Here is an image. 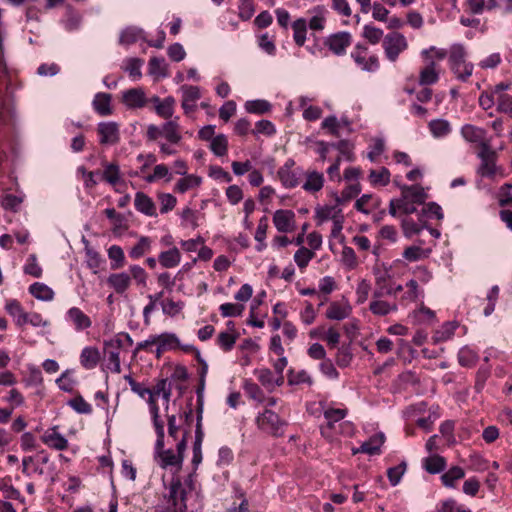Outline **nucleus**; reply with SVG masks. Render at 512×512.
<instances>
[{"label":"nucleus","mask_w":512,"mask_h":512,"mask_svg":"<svg viewBox=\"0 0 512 512\" xmlns=\"http://www.w3.org/2000/svg\"><path fill=\"white\" fill-rule=\"evenodd\" d=\"M125 342L128 346H131L133 343L128 333L118 334L113 339L105 342L107 366L112 372L117 374L121 372L120 349L124 346Z\"/></svg>","instance_id":"f257e3e1"},{"label":"nucleus","mask_w":512,"mask_h":512,"mask_svg":"<svg viewBox=\"0 0 512 512\" xmlns=\"http://www.w3.org/2000/svg\"><path fill=\"white\" fill-rule=\"evenodd\" d=\"M351 58L363 71L374 72L379 68L378 56L370 54L366 44L357 43L351 52Z\"/></svg>","instance_id":"f03ea898"},{"label":"nucleus","mask_w":512,"mask_h":512,"mask_svg":"<svg viewBox=\"0 0 512 512\" xmlns=\"http://www.w3.org/2000/svg\"><path fill=\"white\" fill-rule=\"evenodd\" d=\"M481 163L477 169V173L482 177H493L496 174L497 152L492 148L491 144H483L477 153Z\"/></svg>","instance_id":"7ed1b4c3"},{"label":"nucleus","mask_w":512,"mask_h":512,"mask_svg":"<svg viewBox=\"0 0 512 512\" xmlns=\"http://www.w3.org/2000/svg\"><path fill=\"white\" fill-rule=\"evenodd\" d=\"M382 46L387 59L391 62H395L399 55L407 49L408 43L403 34L392 32L384 37Z\"/></svg>","instance_id":"20e7f679"},{"label":"nucleus","mask_w":512,"mask_h":512,"mask_svg":"<svg viewBox=\"0 0 512 512\" xmlns=\"http://www.w3.org/2000/svg\"><path fill=\"white\" fill-rule=\"evenodd\" d=\"M194 482L192 477H188L184 483H181L179 480H175L171 482L170 485V498L173 501V504L177 506L180 504L179 510L180 512H184L187 510V494L194 487Z\"/></svg>","instance_id":"39448f33"},{"label":"nucleus","mask_w":512,"mask_h":512,"mask_svg":"<svg viewBox=\"0 0 512 512\" xmlns=\"http://www.w3.org/2000/svg\"><path fill=\"white\" fill-rule=\"evenodd\" d=\"M323 44L336 56L346 54L347 48L352 44V35L347 31H340L327 36Z\"/></svg>","instance_id":"423d86ee"},{"label":"nucleus","mask_w":512,"mask_h":512,"mask_svg":"<svg viewBox=\"0 0 512 512\" xmlns=\"http://www.w3.org/2000/svg\"><path fill=\"white\" fill-rule=\"evenodd\" d=\"M154 459L162 469L169 467L180 468L183 462V456L177 455L172 449H164V440H162L161 447L155 443Z\"/></svg>","instance_id":"0eeeda50"},{"label":"nucleus","mask_w":512,"mask_h":512,"mask_svg":"<svg viewBox=\"0 0 512 512\" xmlns=\"http://www.w3.org/2000/svg\"><path fill=\"white\" fill-rule=\"evenodd\" d=\"M284 425L285 423L280 420L279 416L269 409H265L258 416V427L274 436L283 434Z\"/></svg>","instance_id":"6e6552de"},{"label":"nucleus","mask_w":512,"mask_h":512,"mask_svg":"<svg viewBox=\"0 0 512 512\" xmlns=\"http://www.w3.org/2000/svg\"><path fill=\"white\" fill-rule=\"evenodd\" d=\"M99 142L102 145H115L120 140L119 125L113 121L100 122L97 126Z\"/></svg>","instance_id":"1a4fd4ad"},{"label":"nucleus","mask_w":512,"mask_h":512,"mask_svg":"<svg viewBox=\"0 0 512 512\" xmlns=\"http://www.w3.org/2000/svg\"><path fill=\"white\" fill-rule=\"evenodd\" d=\"M121 101L129 109H139L145 107L149 100L144 90L137 87L123 91Z\"/></svg>","instance_id":"9d476101"},{"label":"nucleus","mask_w":512,"mask_h":512,"mask_svg":"<svg viewBox=\"0 0 512 512\" xmlns=\"http://www.w3.org/2000/svg\"><path fill=\"white\" fill-rule=\"evenodd\" d=\"M294 165V160L288 159L278 171L281 182L287 188H294L301 183V171L299 169H292Z\"/></svg>","instance_id":"9b49d317"},{"label":"nucleus","mask_w":512,"mask_h":512,"mask_svg":"<svg viewBox=\"0 0 512 512\" xmlns=\"http://www.w3.org/2000/svg\"><path fill=\"white\" fill-rule=\"evenodd\" d=\"M41 441L49 448L62 451L67 449L68 440L58 432V427L54 426L44 431Z\"/></svg>","instance_id":"f8f14e48"},{"label":"nucleus","mask_w":512,"mask_h":512,"mask_svg":"<svg viewBox=\"0 0 512 512\" xmlns=\"http://www.w3.org/2000/svg\"><path fill=\"white\" fill-rule=\"evenodd\" d=\"M352 313V307L347 300L331 302L326 310L325 316L329 320L341 321L348 318Z\"/></svg>","instance_id":"ddd939ff"},{"label":"nucleus","mask_w":512,"mask_h":512,"mask_svg":"<svg viewBox=\"0 0 512 512\" xmlns=\"http://www.w3.org/2000/svg\"><path fill=\"white\" fill-rule=\"evenodd\" d=\"M486 130L471 124H465L461 128V135L470 143H477L481 148L483 144H490L486 139Z\"/></svg>","instance_id":"4468645a"},{"label":"nucleus","mask_w":512,"mask_h":512,"mask_svg":"<svg viewBox=\"0 0 512 512\" xmlns=\"http://www.w3.org/2000/svg\"><path fill=\"white\" fill-rule=\"evenodd\" d=\"M385 441V437L383 433H378L369 438V440L363 442L359 448L353 449V454L365 453L368 455H378L380 454L381 446Z\"/></svg>","instance_id":"2eb2a0df"},{"label":"nucleus","mask_w":512,"mask_h":512,"mask_svg":"<svg viewBox=\"0 0 512 512\" xmlns=\"http://www.w3.org/2000/svg\"><path fill=\"white\" fill-rule=\"evenodd\" d=\"M66 318L73 324L76 331H83L92 325L91 319L78 307L70 308L66 313Z\"/></svg>","instance_id":"dca6fc26"},{"label":"nucleus","mask_w":512,"mask_h":512,"mask_svg":"<svg viewBox=\"0 0 512 512\" xmlns=\"http://www.w3.org/2000/svg\"><path fill=\"white\" fill-rule=\"evenodd\" d=\"M134 205L138 212L149 216L156 217L157 209L154 201L147 194L143 192H137L135 194Z\"/></svg>","instance_id":"f3484780"},{"label":"nucleus","mask_w":512,"mask_h":512,"mask_svg":"<svg viewBox=\"0 0 512 512\" xmlns=\"http://www.w3.org/2000/svg\"><path fill=\"white\" fill-rule=\"evenodd\" d=\"M295 214L291 210H277L273 216V222L280 232H290L294 227Z\"/></svg>","instance_id":"a211bd4d"},{"label":"nucleus","mask_w":512,"mask_h":512,"mask_svg":"<svg viewBox=\"0 0 512 512\" xmlns=\"http://www.w3.org/2000/svg\"><path fill=\"white\" fill-rule=\"evenodd\" d=\"M107 284L116 293L123 294L131 285V277L127 272L113 273L107 278Z\"/></svg>","instance_id":"6ab92c4d"},{"label":"nucleus","mask_w":512,"mask_h":512,"mask_svg":"<svg viewBox=\"0 0 512 512\" xmlns=\"http://www.w3.org/2000/svg\"><path fill=\"white\" fill-rule=\"evenodd\" d=\"M157 339V354L160 355L163 351L175 350L180 347V340L174 333H162L156 335Z\"/></svg>","instance_id":"aec40b11"},{"label":"nucleus","mask_w":512,"mask_h":512,"mask_svg":"<svg viewBox=\"0 0 512 512\" xmlns=\"http://www.w3.org/2000/svg\"><path fill=\"white\" fill-rule=\"evenodd\" d=\"M177 119L167 121L161 126L162 136L171 144H178L182 139Z\"/></svg>","instance_id":"412c9836"},{"label":"nucleus","mask_w":512,"mask_h":512,"mask_svg":"<svg viewBox=\"0 0 512 512\" xmlns=\"http://www.w3.org/2000/svg\"><path fill=\"white\" fill-rule=\"evenodd\" d=\"M94 110L100 116H109L113 113L111 107V95L104 92H99L95 95L92 102Z\"/></svg>","instance_id":"4be33fe9"},{"label":"nucleus","mask_w":512,"mask_h":512,"mask_svg":"<svg viewBox=\"0 0 512 512\" xmlns=\"http://www.w3.org/2000/svg\"><path fill=\"white\" fill-rule=\"evenodd\" d=\"M158 261L163 268H174L181 262V253L177 247H172L169 250L162 251L158 255Z\"/></svg>","instance_id":"5701e85b"},{"label":"nucleus","mask_w":512,"mask_h":512,"mask_svg":"<svg viewBox=\"0 0 512 512\" xmlns=\"http://www.w3.org/2000/svg\"><path fill=\"white\" fill-rule=\"evenodd\" d=\"M466 51L462 44H454L450 48L449 64L452 72L459 71V65L470 64L466 62Z\"/></svg>","instance_id":"b1692460"},{"label":"nucleus","mask_w":512,"mask_h":512,"mask_svg":"<svg viewBox=\"0 0 512 512\" xmlns=\"http://www.w3.org/2000/svg\"><path fill=\"white\" fill-rule=\"evenodd\" d=\"M148 73L155 80L166 78L168 76V65L162 57H152L148 63Z\"/></svg>","instance_id":"393cba45"},{"label":"nucleus","mask_w":512,"mask_h":512,"mask_svg":"<svg viewBox=\"0 0 512 512\" xmlns=\"http://www.w3.org/2000/svg\"><path fill=\"white\" fill-rule=\"evenodd\" d=\"M100 361V352L96 347H85L80 354V363L85 369H94Z\"/></svg>","instance_id":"a878e982"},{"label":"nucleus","mask_w":512,"mask_h":512,"mask_svg":"<svg viewBox=\"0 0 512 512\" xmlns=\"http://www.w3.org/2000/svg\"><path fill=\"white\" fill-rule=\"evenodd\" d=\"M6 312L13 317L14 322L17 326L22 327L25 325V311L21 306L20 302L16 299H9L5 304Z\"/></svg>","instance_id":"bb28decb"},{"label":"nucleus","mask_w":512,"mask_h":512,"mask_svg":"<svg viewBox=\"0 0 512 512\" xmlns=\"http://www.w3.org/2000/svg\"><path fill=\"white\" fill-rule=\"evenodd\" d=\"M324 185V176L317 171H308L306 173V181L303 183L302 188L310 193L318 192Z\"/></svg>","instance_id":"cd10ccee"},{"label":"nucleus","mask_w":512,"mask_h":512,"mask_svg":"<svg viewBox=\"0 0 512 512\" xmlns=\"http://www.w3.org/2000/svg\"><path fill=\"white\" fill-rule=\"evenodd\" d=\"M258 378L268 391H272L275 387L281 386L284 383L283 375H274L269 369H262L259 372Z\"/></svg>","instance_id":"c85d7f7f"},{"label":"nucleus","mask_w":512,"mask_h":512,"mask_svg":"<svg viewBox=\"0 0 512 512\" xmlns=\"http://www.w3.org/2000/svg\"><path fill=\"white\" fill-rule=\"evenodd\" d=\"M149 411L152 417L153 426L155 428L156 434H157V446L161 447L162 440H164L165 432H164V423L160 419L159 415V406L157 403H151V407H149Z\"/></svg>","instance_id":"c756f323"},{"label":"nucleus","mask_w":512,"mask_h":512,"mask_svg":"<svg viewBox=\"0 0 512 512\" xmlns=\"http://www.w3.org/2000/svg\"><path fill=\"white\" fill-rule=\"evenodd\" d=\"M390 276L387 273H383L376 276L375 280V290L373 292V296L375 298H382L386 295L394 294L393 287L388 284Z\"/></svg>","instance_id":"7c9ffc66"},{"label":"nucleus","mask_w":512,"mask_h":512,"mask_svg":"<svg viewBox=\"0 0 512 512\" xmlns=\"http://www.w3.org/2000/svg\"><path fill=\"white\" fill-rule=\"evenodd\" d=\"M256 358V347L251 340H246L240 347L239 363L242 367L252 364Z\"/></svg>","instance_id":"2f4dec72"},{"label":"nucleus","mask_w":512,"mask_h":512,"mask_svg":"<svg viewBox=\"0 0 512 512\" xmlns=\"http://www.w3.org/2000/svg\"><path fill=\"white\" fill-rule=\"evenodd\" d=\"M143 60L139 58H127L123 61L122 69L128 73L129 77L137 81L142 77L141 67Z\"/></svg>","instance_id":"473e14b6"},{"label":"nucleus","mask_w":512,"mask_h":512,"mask_svg":"<svg viewBox=\"0 0 512 512\" xmlns=\"http://www.w3.org/2000/svg\"><path fill=\"white\" fill-rule=\"evenodd\" d=\"M29 292L32 296L41 301H52L54 298V291L41 282H35L30 285Z\"/></svg>","instance_id":"72a5a7b5"},{"label":"nucleus","mask_w":512,"mask_h":512,"mask_svg":"<svg viewBox=\"0 0 512 512\" xmlns=\"http://www.w3.org/2000/svg\"><path fill=\"white\" fill-rule=\"evenodd\" d=\"M124 379L129 384L131 390L137 394L139 397L146 399L149 407H151V403H157L153 400V395L150 393V389L145 387L143 384L135 381L130 375H125Z\"/></svg>","instance_id":"f704fd0d"},{"label":"nucleus","mask_w":512,"mask_h":512,"mask_svg":"<svg viewBox=\"0 0 512 512\" xmlns=\"http://www.w3.org/2000/svg\"><path fill=\"white\" fill-rule=\"evenodd\" d=\"M439 79V74L436 71V63L431 61L426 67L420 71L419 84L420 85H432Z\"/></svg>","instance_id":"c9c22d12"},{"label":"nucleus","mask_w":512,"mask_h":512,"mask_svg":"<svg viewBox=\"0 0 512 512\" xmlns=\"http://www.w3.org/2000/svg\"><path fill=\"white\" fill-rule=\"evenodd\" d=\"M152 240L147 236H141L138 242L129 250L132 259H139L151 250Z\"/></svg>","instance_id":"e433bc0d"},{"label":"nucleus","mask_w":512,"mask_h":512,"mask_svg":"<svg viewBox=\"0 0 512 512\" xmlns=\"http://www.w3.org/2000/svg\"><path fill=\"white\" fill-rule=\"evenodd\" d=\"M144 31L141 28L130 26L122 30L119 38L120 44L130 45L142 39Z\"/></svg>","instance_id":"4c0bfd02"},{"label":"nucleus","mask_w":512,"mask_h":512,"mask_svg":"<svg viewBox=\"0 0 512 512\" xmlns=\"http://www.w3.org/2000/svg\"><path fill=\"white\" fill-rule=\"evenodd\" d=\"M102 179L112 186L117 185L121 181L120 168L115 163H107L104 165Z\"/></svg>","instance_id":"58836bf2"},{"label":"nucleus","mask_w":512,"mask_h":512,"mask_svg":"<svg viewBox=\"0 0 512 512\" xmlns=\"http://www.w3.org/2000/svg\"><path fill=\"white\" fill-rule=\"evenodd\" d=\"M293 39L297 46L301 47L306 41L307 21L304 18L295 20L292 24Z\"/></svg>","instance_id":"ea45409f"},{"label":"nucleus","mask_w":512,"mask_h":512,"mask_svg":"<svg viewBox=\"0 0 512 512\" xmlns=\"http://www.w3.org/2000/svg\"><path fill=\"white\" fill-rule=\"evenodd\" d=\"M446 467V460L440 455H433L424 460V468L430 474L442 472Z\"/></svg>","instance_id":"a19ab883"},{"label":"nucleus","mask_w":512,"mask_h":512,"mask_svg":"<svg viewBox=\"0 0 512 512\" xmlns=\"http://www.w3.org/2000/svg\"><path fill=\"white\" fill-rule=\"evenodd\" d=\"M201 178L193 174L186 175L185 177L178 180L175 186V191L179 193H185L193 188L200 185Z\"/></svg>","instance_id":"79ce46f5"},{"label":"nucleus","mask_w":512,"mask_h":512,"mask_svg":"<svg viewBox=\"0 0 512 512\" xmlns=\"http://www.w3.org/2000/svg\"><path fill=\"white\" fill-rule=\"evenodd\" d=\"M24 200V195L5 194L0 198V205L4 210L17 212Z\"/></svg>","instance_id":"37998d69"},{"label":"nucleus","mask_w":512,"mask_h":512,"mask_svg":"<svg viewBox=\"0 0 512 512\" xmlns=\"http://www.w3.org/2000/svg\"><path fill=\"white\" fill-rule=\"evenodd\" d=\"M429 129L436 138L444 137L451 132L450 123L444 119L432 120L429 123Z\"/></svg>","instance_id":"c03bdc74"},{"label":"nucleus","mask_w":512,"mask_h":512,"mask_svg":"<svg viewBox=\"0 0 512 512\" xmlns=\"http://www.w3.org/2000/svg\"><path fill=\"white\" fill-rule=\"evenodd\" d=\"M404 198H411L413 203L422 204L425 201L426 193L420 186H404L402 188Z\"/></svg>","instance_id":"a18cd8bd"},{"label":"nucleus","mask_w":512,"mask_h":512,"mask_svg":"<svg viewBox=\"0 0 512 512\" xmlns=\"http://www.w3.org/2000/svg\"><path fill=\"white\" fill-rule=\"evenodd\" d=\"M430 252L431 249H423L420 246L413 245L405 248L403 257L410 262H415L427 258Z\"/></svg>","instance_id":"49530a36"},{"label":"nucleus","mask_w":512,"mask_h":512,"mask_svg":"<svg viewBox=\"0 0 512 512\" xmlns=\"http://www.w3.org/2000/svg\"><path fill=\"white\" fill-rule=\"evenodd\" d=\"M174 105L175 99L169 96L164 98L159 105H155V111L160 117L169 119L174 113Z\"/></svg>","instance_id":"de8ad7c7"},{"label":"nucleus","mask_w":512,"mask_h":512,"mask_svg":"<svg viewBox=\"0 0 512 512\" xmlns=\"http://www.w3.org/2000/svg\"><path fill=\"white\" fill-rule=\"evenodd\" d=\"M465 476L464 470L459 466H453L441 476V480L446 487H454V482Z\"/></svg>","instance_id":"09e8293b"},{"label":"nucleus","mask_w":512,"mask_h":512,"mask_svg":"<svg viewBox=\"0 0 512 512\" xmlns=\"http://www.w3.org/2000/svg\"><path fill=\"white\" fill-rule=\"evenodd\" d=\"M210 149L216 156H224L228 150V140L224 134L215 136L210 141Z\"/></svg>","instance_id":"8fccbe9b"},{"label":"nucleus","mask_w":512,"mask_h":512,"mask_svg":"<svg viewBox=\"0 0 512 512\" xmlns=\"http://www.w3.org/2000/svg\"><path fill=\"white\" fill-rule=\"evenodd\" d=\"M287 380L289 385H299L303 383L311 385L313 382L312 378L305 370L295 371L294 369L288 371Z\"/></svg>","instance_id":"3c124183"},{"label":"nucleus","mask_w":512,"mask_h":512,"mask_svg":"<svg viewBox=\"0 0 512 512\" xmlns=\"http://www.w3.org/2000/svg\"><path fill=\"white\" fill-rule=\"evenodd\" d=\"M108 256L112 260V269H119L124 266L125 255L120 246L112 245L108 249Z\"/></svg>","instance_id":"603ef678"},{"label":"nucleus","mask_w":512,"mask_h":512,"mask_svg":"<svg viewBox=\"0 0 512 512\" xmlns=\"http://www.w3.org/2000/svg\"><path fill=\"white\" fill-rule=\"evenodd\" d=\"M0 491L6 499L19 500L20 492L11 484L10 478H0Z\"/></svg>","instance_id":"864d4df0"},{"label":"nucleus","mask_w":512,"mask_h":512,"mask_svg":"<svg viewBox=\"0 0 512 512\" xmlns=\"http://www.w3.org/2000/svg\"><path fill=\"white\" fill-rule=\"evenodd\" d=\"M369 179L373 185L386 186L390 181V172L387 168L382 167L380 170H371Z\"/></svg>","instance_id":"5fc2aeb1"},{"label":"nucleus","mask_w":512,"mask_h":512,"mask_svg":"<svg viewBox=\"0 0 512 512\" xmlns=\"http://www.w3.org/2000/svg\"><path fill=\"white\" fill-rule=\"evenodd\" d=\"M369 309L370 311L374 314V315H378V316H385L387 315L390 311H394L397 309V306L396 305H390L388 302L386 301H382V300H376V301H372L370 303V306H369Z\"/></svg>","instance_id":"6e6d98bb"},{"label":"nucleus","mask_w":512,"mask_h":512,"mask_svg":"<svg viewBox=\"0 0 512 512\" xmlns=\"http://www.w3.org/2000/svg\"><path fill=\"white\" fill-rule=\"evenodd\" d=\"M360 192L361 186L359 183L350 184L342 191L340 196L336 197V202L337 204H343L345 202H348L351 199L358 196Z\"/></svg>","instance_id":"4d7b16f0"},{"label":"nucleus","mask_w":512,"mask_h":512,"mask_svg":"<svg viewBox=\"0 0 512 512\" xmlns=\"http://www.w3.org/2000/svg\"><path fill=\"white\" fill-rule=\"evenodd\" d=\"M362 36L371 44L375 45L380 42L383 37V30L372 25L363 27Z\"/></svg>","instance_id":"13d9d810"},{"label":"nucleus","mask_w":512,"mask_h":512,"mask_svg":"<svg viewBox=\"0 0 512 512\" xmlns=\"http://www.w3.org/2000/svg\"><path fill=\"white\" fill-rule=\"evenodd\" d=\"M341 215V209L337 206H324L317 208L316 217L321 221H326L328 219H335Z\"/></svg>","instance_id":"bf43d9fd"},{"label":"nucleus","mask_w":512,"mask_h":512,"mask_svg":"<svg viewBox=\"0 0 512 512\" xmlns=\"http://www.w3.org/2000/svg\"><path fill=\"white\" fill-rule=\"evenodd\" d=\"M244 308L242 303H224L219 310L223 317H236L242 314Z\"/></svg>","instance_id":"052dcab7"},{"label":"nucleus","mask_w":512,"mask_h":512,"mask_svg":"<svg viewBox=\"0 0 512 512\" xmlns=\"http://www.w3.org/2000/svg\"><path fill=\"white\" fill-rule=\"evenodd\" d=\"M403 234L405 237L410 238L415 234H419L424 228V225L418 224L410 218H404L401 222Z\"/></svg>","instance_id":"680f3d73"},{"label":"nucleus","mask_w":512,"mask_h":512,"mask_svg":"<svg viewBox=\"0 0 512 512\" xmlns=\"http://www.w3.org/2000/svg\"><path fill=\"white\" fill-rule=\"evenodd\" d=\"M128 274L131 281L134 280L137 285L146 286L148 275L144 268L139 265H131Z\"/></svg>","instance_id":"e2e57ef3"},{"label":"nucleus","mask_w":512,"mask_h":512,"mask_svg":"<svg viewBox=\"0 0 512 512\" xmlns=\"http://www.w3.org/2000/svg\"><path fill=\"white\" fill-rule=\"evenodd\" d=\"M347 414L346 409L330 408L324 412V417L327 420L328 428H334V424L342 420Z\"/></svg>","instance_id":"0e129e2a"},{"label":"nucleus","mask_w":512,"mask_h":512,"mask_svg":"<svg viewBox=\"0 0 512 512\" xmlns=\"http://www.w3.org/2000/svg\"><path fill=\"white\" fill-rule=\"evenodd\" d=\"M161 307L164 314L174 317L183 309L184 303L182 301L176 302L172 299H167L161 303Z\"/></svg>","instance_id":"69168bd1"},{"label":"nucleus","mask_w":512,"mask_h":512,"mask_svg":"<svg viewBox=\"0 0 512 512\" xmlns=\"http://www.w3.org/2000/svg\"><path fill=\"white\" fill-rule=\"evenodd\" d=\"M73 372L70 370L64 371L61 376L56 380L58 387L63 391H72L76 381L73 379Z\"/></svg>","instance_id":"338daca9"},{"label":"nucleus","mask_w":512,"mask_h":512,"mask_svg":"<svg viewBox=\"0 0 512 512\" xmlns=\"http://www.w3.org/2000/svg\"><path fill=\"white\" fill-rule=\"evenodd\" d=\"M4 401L10 405L12 410H14L15 408H18L25 403V398L19 390L13 388L9 390L7 396L4 398Z\"/></svg>","instance_id":"774afa93"}]
</instances>
